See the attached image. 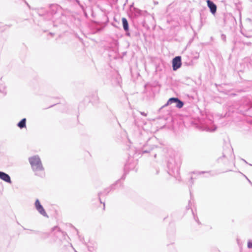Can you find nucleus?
<instances>
[{"mask_svg": "<svg viewBox=\"0 0 252 252\" xmlns=\"http://www.w3.org/2000/svg\"><path fill=\"white\" fill-rule=\"evenodd\" d=\"M28 159L34 175L41 178H44L45 177V169L39 156L35 155L31 157Z\"/></svg>", "mask_w": 252, "mask_h": 252, "instance_id": "obj_1", "label": "nucleus"}, {"mask_svg": "<svg viewBox=\"0 0 252 252\" xmlns=\"http://www.w3.org/2000/svg\"><path fill=\"white\" fill-rule=\"evenodd\" d=\"M167 167L168 173L169 175L177 177L179 174L180 164L176 161L174 155L168 160Z\"/></svg>", "mask_w": 252, "mask_h": 252, "instance_id": "obj_2", "label": "nucleus"}, {"mask_svg": "<svg viewBox=\"0 0 252 252\" xmlns=\"http://www.w3.org/2000/svg\"><path fill=\"white\" fill-rule=\"evenodd\" d=\"M245 25V31L243 33V35L247 37H252V19L247 18L246 19Z\"/></svg>", "mask_w": 252, "mask_h": 252, "instance_id": "obj_3", "label": "nucleus"}, {"mask_svg": "<svg viewBox=\"0 0 252 252\" xmlns=\"http://www.w3.org/2000/svg\"><path fill=\"white\" fill-rule=\"evenodd\" d=\"M223 157L228 159H234L233 148L229 144H226L223 152Z\"/></svg>", "mask_w": 252, "mask_h": 252, "instance_id": "obj_4", "label": "nucleus"}, {"mask_svg": "<svg viewBox=\"0 0 252 252\" xmlns=\"http://www.w3.org/2000/svg\"><path fill=\"white\" fill-rule=\"evenodd\" d=\"M172 103H175L176 107L179 108H182L184 105L183 102L180 100L178 98L172 97L169 99L165 106L169 105Z\"/></svg>", "mask_w": 252, "mask_h": 252, "instance_id": "obj_5", "label": "nucleus"}, {"mask_svg": "<svg viewBox=\"0 0 252 252\" xmlns=\"http://www.w3.org/2000/svg\"><path fill=\"white\" fill-rule=\"evenodd\" d=\"M35 207L37 211L42 216L48 217V215L45 211L44 208L40 204L39 200L36 199L34 203Z\"/></svg>", "mask_w": 252, "mask_h": 252, "instance_id": "obj_6", "label": "nucleus"}, {"mask_svg": "<svg viewBox=\"0 0 252 252\" xmlns=\"http://www.w3.org/2000/svg\"><path fill=\"white\" fill-rule=\"evenodd\" d=\"M182 65L181 57L177 56L172 60V67L173 70H176L179 69Z\"/></svg>", "mask_w": 252, "mask_h": 252, "instance_id": "obj_7", "label": "nucleus"}, {"mask_svg": "<svg viewBox=\"0 0 252 252\" xmlns=\"http://www.w3.org/2000/svg\"><path fill=\"white\" fill-rule=\"evenodd\" d=\"M0 179L5 182L11 183L10 176L6 173L0 171Z\"/></svg>", "mask_w": 252, "mask_h": 252, "instance_id": "obj_8", "label": "nucleus"}, {"mask_svg": "<svg viewBox=\"0 0 252 252\" xmlns=\"http://www.w3.org/2000/svg\"><path fill=\"white\" fill-rule=\"evenodd\" d=\"M0 93L3 95H5L7 94L6 86L1 79H0Z\"/></svg>", "mask_w": 252, "mask_h": 252, "instance_id": "obj_9", "label": "nucleus"}, {"mask_svg": "<svg viewBox=\"0 0 252 252\" xmlns=\"http://www.w3.org/2000/svg\"><path fill=\"white\" fill-rule=\"evenodd\" d=\"M207 4L212 14H215L217 10V6L214 2L210 0H207Z\"/></svg>", "mask_w": 252, "mask_h": 252, "instance_id": "obj_10", "label": "nucleus"}, {"mask_svg": "<svg viewBox=\"0 0 252 252\" xmlns=\"http://www.w3.org/2000/svg\"><path fill=\"white\" fill-rule=\"evenodd\" d=\"M122 23H123V26L124 30L126 32L128 31L129 26H128V22H127V20L126 19V18H125L124 17H123L122 18Z\"/></svg>", "mask_w": 252, "mask_h": 252, "instance_id": "obj_11", "label": "nucleus"}, {"mask_svg": "<svg viewBox=\"0 0 252 252\" xmlns=\"http://www.w3.org/2000/svg\"><path fill=\"white\" fill-rule=\"evenodd\" d=\"M26 119L24 118L20 121L17 124V126L21 129L26 127Z\"/></svg>", "mask_w": 252, "mask_h": 252, "instance_id": "obj_12", "label": "nucleus"}, {"mask_svg": "<svg viewBox=\"0 0 252 252\" xmlns=\"http://www.w3.org/2000/svg\"><path fill=\"white\" fill-rule=\"evenodd\" d=\"M114 186H115V185H112L110 187L105 189V190L104 191V193H105L106 194L108 193L111 190H112L114 189Z\"/></svg>", "mask_w": 252, "mask_h": 252, "instance_id": "obj_13", "label": "nucleus"}, {"mask_svg": "<svg viewBox=\"0 0 252 252\" xmlns=\"http://www.w3.org/2000/svg\"><path fill=\"white\" fill-rule=\"evenodd\" d=\"M217 128V127L213 125L212 127H210L209 126H207L206 127V130L208 131H210V132H212V131H214Z\"/></svg>", "mask_w": 252, "mask_h": 252, "instance_id": "obj_14", "label": "nucleus"}, {"mask_svg": "<svg viewBox=\"0 0 252 252\" xmlns=\"http://www.w3.org/2000/svg\"><path fill=\"white\" fill-rule=\"evenodd\" d=\"M248 248L249 249L252 248V241H249L248 242Z\"/></svg>", "mask_w": 252, "mask_h": 252, "instance_id": "obj_15", "label": "nucleus"}, {"mask_svg": "<svg viewBox=\"0 0 252 252\" xmlns=\"http://www.w3.org/2000/svg\"><path fill=\"white\" fill-rule=\"evenodd\" d=\"M221 39L223 41H226V36L225 34H222L221 35Z\"/></svg>", "mask_w": 252, "mask_h": 252, "instance_id": "obj_16", "label": "nucleus"}, {"mask_svg": "<svg viewBox=\"0 0 252 252\" xmlns=\"http://www.w3.org/2000/svg\"><path fill=\"white\" fill-rule=\"evenodd\" d=\"M207 173L208 174H209L210 176H213V175H212L211 173V172H199L198 173L199 174H203V173Z\"/></svg>", "mask_w": 252, "mask_h": 252, "instance_id": "obj_17", "label": "nucleus"}, {"mask_svg": "<svg viewBox=\"0 0 252 252\" xmlns=\"http://www.w3.org/2000/svg\"><path fill=\"white\" fill-rule=\"evenodd\" d=\"M193 216H194V219L195 220V221L197 223H199V220H198V219L197 217H195L193 213Z\"/></svg>", "mask_w": 252, "mask_h": 252, "instance_id": "obj_18", "label": "nucleus"}, {"mask_svg": "<svg viewBox=\"0 0 252 252\" xmlns=\"http://www.w3.org/2000/svg\"><path fill=\"white\" fill-rule=\"evenodd\" d=\"M140 114L144 116H147V113H146L144 112H140Z\"/></svg>", "mask_w": 252, "mask_h": 252, "instance_id": "obj_19", "label": "nucleus"}, {"mask_svg": "<svg viewBox=\"0 0 252 252\" xmlns=\"http://www.w3.org/2000/svg\"><path fill=\"white\" fill-rule=\"evenodd\" d=\"M149 152L148 151L144 150L142 151V153H146Z\"/></svg>", "mask_w": 252, "mask_h": 252, "instance_id": "obj_20", "label": "nucleus"}, {"mask_svg": "<svg viewBox=\"0 0 252 252\" xmlns=\"http://www.w3.org/2000/svg\"><path fill=\"white\" fill-rule=\"evenodd\" d=\"M58 229V227L55 226V227H54V228H53V230H55V229Z\"/></svg>", "mask_w": 252, "mask_h": 252, "instance_id": "obj_21", "label": "nucleus"}, {"mask_svg": "<svg viewBox=\"0 0 252 252\" xmlns=\"http://www.w3.org/2000/svg\"><path fill=\"white\" fill-rule=\"evenodd\" d=\"M102 193H98V196H99V198H100V196L102 195Z\"/></svg>", "mask_w": 252, "mask_h": 252, "instance_id": "obj_22", "label": "nucleus"}, {"mask_svg": "<svg viewBox=\"0 0 252 252\" xmlns=\"http://www.w3.org/2000/svg\"><path fill=\"white\" fill-rule=\"evenodd\" d=\"M243 161H244L245 163H248L244 159H242Z\"/></svg>", "mask_w": 252, "mask_h": 252, "instance_id": "obj_23", "label": "nucleus"}, {"mask_svg": "<svg viewBox=\"0 0 252 252\" xmlns=\"http://www.w3.org/2000/svg\"><path fill=\"white\" fill-rule=\"evenodd\" d=\"M237 242H238V243L239 244V241L238 239H237Z\"/></svg>", "mask_w": 252, "mask_h": 252, "instance_id": "obj_24", "label": "nucleus"}, {"mask_svg": "<svg viewBox=\"0 0 252 252\" xmlns=\"http://www.w3.org/2000/svg\"><path fill=\"white\" fill-rule=\"evenodd\" d=\"M126 34H127V35H129V33H126Z\"/></svg>", "mask_w": 252, "mask_h": 252, "instance_id": "obj_25", "label": "nucleus"}, {"mask_svg": "<svg viewBox=\"0 0 252 252\" xmlns=\"http://www.w3.org/2000/svg\"><path fill=\"white\" fill-rule=\"evenodd\" d=\"M154 157H156V154H155Z\"/></svg>", "mask_w": 252, "mask_h": 252, "instance_id": "obj_26", "label": "nucleus"}, {"mask_svg": "<svg viewBox=\"0 0 252 252\" xmlns=\"http://www.w3.org/2000/svg\"><path fill=\"white\" fill-rule=\"evenodd\" d=\"M251 63L252 64V63Z\"/></svg>", "mask_w": 252, "mask_h": 252, "instance_id": "obj_27", "label": "nucleus"}]
</instances>
